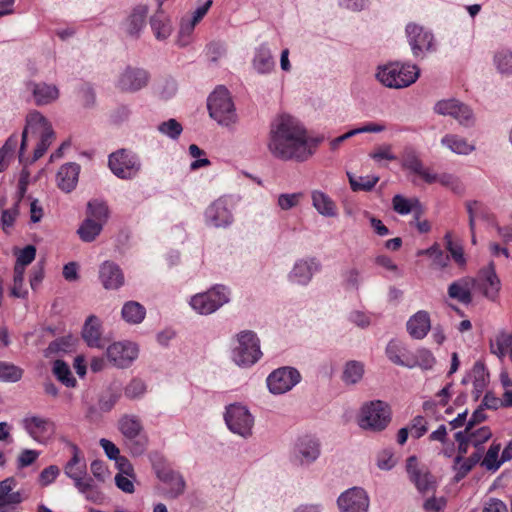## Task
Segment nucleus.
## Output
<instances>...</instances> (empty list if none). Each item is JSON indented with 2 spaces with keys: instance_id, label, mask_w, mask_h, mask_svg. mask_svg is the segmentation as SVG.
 <instances>
[{
  "instance_id": "4d7b16f0",
  "label": "nucleus",
  "mask_w": 512,
  "mask_h": 512,
  "mask_svg": "<svg viewBox=\"0 0 512 512\" xmlns=\"http://www.w3.org/2000/svg\"><path fill=\"white\" fill-rule=\"evenodd\" d=\"M416 367L422 370H431L436 364V358L433 353L427 348H419L414 353Z\"/></svg>"
},
{
  "instance_id": "423d86ee",
  "label": "nucleus",
  "mask_w": 512,
  "mask_h": 512,
  "mask_svg": "<svg viewBox=\"0 0 512 512\" xmlns=\"http://www.w3.org/2000/svg\"><path fill=\"white\" fill-rule=\"evenodd\" d=\"M390 421L391 408L388 403L381 400H373L362 406L358 424L365 430L382 431L388 426Z\"/></svg>"
},
{
  "instance_id": "5701e85b",
  "label": "nucleus",
  "mask_w": 512,
  "mask_h": 512,
  "mask_svg": "<svg viewBox=\"0 0 512 512\" xmlns=\"http://www.w3.org/2000/svg\"><path fill=\"white\" fill-rule=\"evenodd\" d=\"M101 328V321L96 315H90L86 318L81 335L87 346L91 348H103L105 346L101 338Z\"/></svg>"
},
{
  "instance_id": "49530a36",
  "label": "nucleus",
  "mask_w": 512,
  "mask_h": 512,
  "mask_svg": "<svg viewBox=\"0 0 512 512\" xmlns=\"http://www.w3.org/2000/svg\"><path fill=\"white\" fill-rule=\"evenodd\" d=\"M53 374L66 387H75L77 384L69 365L63 360L58 359L54 362Z\"/></svg>"
},
{
  "instance_id": "b1692460",
  "label": "nucleus",
  "mask_w": 512,
  "mask_h": 512,
  "mask_svg": "<svg viewBox=\"0 0 512 512\" xmlns=\"http://www.w3.org/2000/svg\"><path fill=\"white\" fill-rule=\"evenodd\" d=\"M47 127H52L48 120L38 111L31 112L26 117V126L22 132V139L20 144L19 159L22 161V156L27 145V135L29 132L32 134H41Z\"/></svg>"
},
{
  "instance_id": "2eb2a0df",
  "label": "nucleus",
  "mask_w": 512,
  "mask_h": 512,
  "mask_svg": "<svg viewBox=\"0 0 512 512\" xmlns=\"http://www.w3.org/2000/svg\"><path fill=\"white\" fill-rule=\"evenodd\" d=\"M138 346L130 341L114 342L106 350L108 360L118 368H128L138 357Z\"/></svg>"
},
{
  "instance_id": "de8ad7c7",
  "label": "nucleus",
  "mask_w": 512,
  "mask_h": 512,
  "mask_svg": "<svg viewBox=\"0 0 512 512\" xmlns=\"http://www.w3.org/2000/svg\"><path fill=\"white\" fill-rule=\"evenodd\" d=\"M347 176L349 179V183L351 186L352 191L358 192V191H371L377 182L379 181L378 176H359L356 177L350 172H347Z\"/></svg>"
},
{
  "instance_id": "dca6fc26",
  "label": "nucleus",
  "mask_w": 512,
  "mask_h": 512,
  "mask_svg": "<svg viewBox=\"0 0 512 512\" xmlns=\"http://www.w3.org/2000/svg\"><path fill=\"white\" fill-rule=\"evenodd\" d=\"M150 80L147 70L139 67L127 66L120 74L117 81V88L122 92L135 93L145 88Z\"/></svg>"
},
{
  "instance_id": "c85d7f7f",
  "label": "nucleus",
  "mask_w": 512,
  "mask_h": 512,
  "mask_svg": "<svg viewBox=\"0 0 512 512\" xmlns=\"http://www.w3.org/2000/svg\"><path fill=\"white\" fill-rule=\"evenodd\" d=\"M252 66L259 74H268L275 68V60L266 43L255 49Z\"/></svg>"
},
{
  "instance_id": "f3484780",
  "label": "nucleus",
  "mask_w": 512,
  "mask_h": 512,
  "mask_svg": "<svg viewBox=\"0 0 512 512\" xmlns=\"http://www.w3.org/2000/svg\"><path fill=\"white\" fill-rule=\"evenodd\" d=\"M320 269L321 263L315 257L298 259L288 274V280L293 284L307 286Z\"/></svg>"
},
{
  "instance_id": "f03ea898",
  "label": "nucleus",
  "mask_w": 512,
  "mask_h": 512,
  "mask_svg": "<svg viewBox=\"0 0 512 512\" xmlns=\"http://www.w3.org/2000/svg\"><path fill=\"white\" fill-rule=\"evenodd\" d=\"M420 69L413 64L393 62L379 66L376 79L388 88L401 89L416 82Z\"/></svg>"
},
{
  "instance_id": "1a4fd4ad",
  "label": "nucleus",
  "mask_w": 512,
  "mask_h": 512,
  "mask_svg": "<svg viewBox=\"0 0 512 512\" xmlns=\"http://www.w3.org/2000/svg\"><path fill=\"white\" fill-rule=\"evenodd\" d=\"M224 420L228 429L243 438L252 436L254 417L248 408L239 403L230 404L226 407Z\"/></svg>"
},
{
  "instance_id": "58836bf2",
  "label": "nucleus",
  "mask_w": 512,
  "mask_h": 512,
  "mask_svg": "<svg viewBox=\"0 0 512 512\" xmlns=\"http://www.w3.org/2000/svg\"><path fill=\"white\" fill-rule=\"evenodd\" d=\"M472 377H473V394L475 400H477L482 394L483 390L486 387L489 373L486 370L484 363L477 361L472 369Z\"/></svg>"
},
{
  "instance_id": "9d476101",
  "label": "nucleus",
  "mask_w": 512,
  "mask_h": 512,
  "mask_svg": "<svg viewBox=\"0 0 512 512\" xmlns=\"http://www.w3.org/2000/svg\"><path fill=\"white\" fill-rule=\"evenodd\" d=\"M301 380L299 371L294 367H281L267 377V386L272 394H283L290 391Z\"/></svg>"
},
{
  "instance_id": "5fc2aeb1",
  "label": "nucleus",
  "mask_w": 512,
  "mask_h": 512,
  "mask_svg": "<svg viewBox=\"0 0 512 512\" xmlns=\"http://www.w3.org/2000/svg\"><path fill=\"white\" fill-rule=\"evenodd\" d=\"M343 277V285L347 290H355L358 291L362 282L361 271L352 267L349 268L342 273Z\"/></svg>"
},
{
  "instance_id": "f8f14e48",
  "label": "nucleus",
  "mask_w": 512,
  "mask_h": 512,
  "mask_svg": "<svg viewBox=\"0 0 512 512\" xmlns=\"http://www.w3.org/2000/svg\"><path fill=\"white\" fill-rule=\"evenodd\" d=\"M320 452L319 441L312 436L305 435L296 441L291 454V461L295 465L309 466L319 458Z\"/></svg>"
},
{
  "instance_id": "e433bc0d",
  "label": "nucleus",
  "mask_w": 512,
  "mask_h": 512,
  "mask_svg": "<svg viewBox=\"0 0 512 512\" xmlns=\"http://www.w3.org/2000/svg\"><path fill=\"white\" fill-rule=\"evenodd\" d=\"M364 375V365L360 361L350 360L345 363L341 379L346 385H355Z\"/></svg>"
},
{
  "instance_id": "09e8293b",
  "label": "nucleus",
  "mask_w": 512,
  "mask_h": 512,
  "mask_svg": "<svg viewBox=\"0 0 512 512\" xmlns=\"http://www.w3.org/2000/svg\"><path fill=\"white\" fill-rule=\"evenodd\" d=\"M54 138H55V133H54L52 127H47L46 130L42 131V133L40 134V141L38 142L36 148L34 149L33 158L31 160V162L37 161L45 154V152L48 150V148L52 144Z\"/></svg>"
},
{
  "instance_id": "2f4dec72",
  "label": "nucleus",
  "mask_w": 512,
  "mask_h": 512,
  "mask_svg": "<svg viewBox=\"0 0 512 512\" xmlns=\"http://www.w3.org/2000/svg\"><path fill=\"white\" fill-rule=\"evenodd\" d=\"M150 26L158 40H165L171 35L170 20L161 8H158L157 13L150 18Z\"/></svg>"
},
{
  "instance_id": "c756f323",
  "label": "nucleus",
  "mask_w": 512,
  "mask_h": 512,
  "mask_svg": "<svg viewBox=\"0 0 512 512\" xmlns=\"http://www.w3.org/2000/svg\"><path fill=\"white\" fill-rule=\"evenodd\" d=\"M148 457L157 478L164 484L170 483L179 473L169 466L165 457L160 452L152 451L149 453Z\"/></svg>"
},
{
  "instance_id": "f257e3e1",
  "label": "nucleus",
  "mask_w": 512,
  "mask_h": 512,
  "mask_svg": "<svg viewBox=\"0 0 512 512\" xmlns=\"http://www.w3.org/2000/svg\"><path fill=\"white\" fill-rule=\"evenodd\" d=\"M268 149L275 158L297 162L306 161L314 152L305 128L286 114L271 123Z\"/></svg>"
},
{
  "instance_id": "7c9ffc66",
  "label": "nucleus",
  "mask_w": 512,
  "mask_h": 512,
  "mask_svg": "<svg viewBox=\"0 0 512 512\" xmlns=\"http://www.w3.org/2000/svg\"><path fill=\"white\" fill-rule=\"evenodd\" d=\"M24 427L29 435L38 441L41 437L53 432L54 424L49 419L32 416L24 419Z\"/></svg>"
},
{
  "instance_id": "bb28decb",
  "label": "nucleus",
  "mask_w": 512,
  "mask_h": 512,
  "mask_svg": "<svg viewBox=\"0 0 512 512\" xmlns=\"http://www.w3.org/2000/svg\"><path fill=\"white\" fill-rule=\"evenodd\" d=\"M28 88L33 94L35 104L38 106L48 105L59 97V90L53 84L30 82Z\"/></svg>"
},
{
  "instance_id": "680f3d73",
  "label": "nucleus",
  "mask_w": 512,
  "mask_h": 512,
  "mask_svg": "<svg viewBox=\"0 0 512 512\" xmlns=\"http://www.w3.org/2000/svg\"><path fill=\"white\" fill-rule=\"evenodd\" d=\"M146 392V384L138 378L132 379L124 389V395L131 400L141 398Z\"/></svg>"
},
{
  "instance_id": "37998d69",
  "label": "nucleus",
  "mask_w": 512,
  "mask_h": 512,
  "mask_svg": "<svg viewBox=\"0 0 512 512\" xmlns=\"http://www.w3.org/2000/svg\"><path fill=\"white\" fill-rule=\"evenodd\" d=\"M491 353L497 355L500 359L504 358L509 351H512V333L501 332L490 342Z\"/></svg>"
},
{
  "instance_id": "6ab92c4d",
  "label": "nucleus",
  "mask_w": 512,
  "mask_h": 512,
  "mask_svg": "<svg viewBox=\"0 0 512 512\" xmlns=\"http://www.w3.org/2000/svg\"><path fill=\"white\" fill-rule=\"evenodd\" d=\"M479 276L482 280L480 288L484 297L495 302L499 296L501 282L496 274L494 263L490 262L486 267L482 268Z\"/></svg>"
},
{
  "instance_id": "0e129e2a",
  "label": "nucleus",
  "mask_w": 512,
  "mask_h": 512,
  "mask_svg": "<svg viewBox=\"0 0 512 512\" xmlns=\"http://www.w3.org/2000/svg\"><path fill=\"white\" fill-rule=\"evenodd\" d=\"M24 272L19 268H14L13 286L10 295L15 298H25L28 294V291L23 287Z\"/></svg>"
},
{
  "instance_id": "a878e982",
  "label": "nucleus",
  "mask_w": 512,
  "mask_h": 512,
  "mask_svg": "<svg viewBox=\"0 0 512 512\" xmlns=\"http://www.w3.org/2000/svg\"><path fill=\"white\" fill-rule=\"evenodd\" d=\"M407 331L413 339H423L431 329L430 316L427 311L420 310L409 318L406 324Z\"/></svg>"
},
{
  "instance_id": "f704fd0d",
  "label": "nucleus",
  "mask_w": 512,
  "mask_h": 512,
  "mask_svg": "<svg viewBox=\"0 0 512 512\" xmlns=\"http://www.w3.org/2000/svg\"><path fill=\"white\" fill-rule=\"evenodd\" d=\"M17 481L14 477H7L0 481V505L1 504H20L22 496L19 491L14 492Z\"/></svg>"
},
{
  "instance_id": "a211bd4d",
  "label": "nucleus",
  "mask_w": 512,
  "mask_h": 512,
  "mask_svg": "<svg viewBox=\"0 0 512 512\" xmlns=\"http://www.w3.org/2000/svg\"><path fill=\"white\" fill-rule=\"evenodd\" d=\"M369 497L360 487H353L343 492L337 499L341 512H368Z\"/></svg>"
},
{
  "instance_id": "a19ab883",
  "label": "nucleus",
  "mask_w": 512,
  "mask_h": 512,
  "mask_svg": "<svg viewBox=\"0 0 512 512\" xmlns=\"http://www.w3.org/2000/svg\"><path fill=\"white\" fill-rule=\"evenodd\" d=\"M312 204L314 208L323 216H335V204L331 198L321 191H314L312 193Z\"/></svg>"
},
{
  "instance_id": "bf43d9fd",
  "label": "nucleus",
  "mask_w": 512,
  "mask_h": 512,
  "mask_svg": "<svg viewBox=\"0 0 512 512\" xmlns=\"http://www.w3.org/2000/svg\"><path fill=\"white\" fill-rule=\"evenodd\" d=\"M500 449H501V445L495 444V443H493L489 447V449L482 461V465L485 466L486 469L496 471L501 466V464H503L502 458H500V460H498Z\"/></svg>"
},
{
  "instance_id": "9b49d317",
  "label": "nucleus",
  "mask_w": 512,
  "mask_h": 512,
  "mask_svg": "<svg viewBox=\"0 0 512 512\" xmlns=\"http://www.w3.org/2000/svg\"><path fill=\"white\" fill-rule=\"evenodd\" d=\"M434 111L439 115L453 117L460 125L465 127H471L475 122L472 109L456 99L438 101L434 106Z\"/></svg>"
},
{
  "instance_id": "e2e57ef3",
  "label": "nucleus",
  "mask_w": 512,
  "mask_h": 512,
  "mask_svg": "<svg viewBox=\"0 0 512 512\" xmlns=\"http://www.w3.org/2000/svg\"><path fill=\"white\" fill-rule=\"evenodd\" d=\"M19 205L20 203L15 202L12 208L3 209L0 219V227L4 232H8V229L13 227L14 222L19 215Z\"/></svg>"
},
{
  "instance_id": "13d9d810",
  "label": "nucleus",
  "mask_w": 512,
  "mask_h": 512,
  "mask_svg": "<svg viewBox=\"0 0 512 512\" xmlns=\"http://www.w3.org/2000/svg\"><path fill=\"white\" fill-rule=\"evenodd\" d=\"M470 431L465 427L464 430L458 431L454 435L455 441L458 443V455L454 459L455 464H459L463 460V456L468 452V447L471 443Z\"/></svg>"
},
{
  "instance_id": "a18cd8bd",
  "label": "nucleus",
  "mask_w": 512,
  "mask_h": 512,
  "mask_svg": "<svg viewBox=\"0 0 512 512\" xmlns=\"http://www.w3.org/2000/svg\"><path fill=\"white\" fill-rule=\"evenodd\" d=\"M87 218L94 219L101 222L103 225L107 222L109 217V209L105 202L98 199L90 200L87 203Z\"/></svg>"
},
{
  "instance_id": "774afa93",
  "label": "nucleus",
  "mask_w": 512,
  "mask_h": 512,
  "mask_svg": "<svg viewBox=\"0 0 512 512\" xmlns=\"http://www.w3.org/2000/svg\"><path fill=\"white\" fill-rule=\"evenodd\" d=\"M169 486L167 496L170 498H178L181 496L186 488V482L183 476L178 473L170 483H166Z\"/></svg>"
},
{
  "instance_id": "864d4df0",
  "label": "nucleus",
  "mask_w": 512,
  "mask_h": 512,
  "mask_svg": "<svg viewBox=\"0 0 512 512\" xmlns=\"http://www.w3.org/2000/svg\"><path fill=\"white\" fill-rule=\"evenodd\" d=\"M393 209L400 215H407L413 211L415 206H420L418 199L409 200L400 194H397L392 199Z\"/></svg>"
},
{
  "instance_id": "69168bd1",
  "label": "nucleus",
  "mask_w": 512,
  "mask_h": 512,
  "mask_svg": "<svg viewBox=\"0 0 512 512\" xmlns=\"http://www.w3.org/2000/svg\"><path fill=\"white\" fill-rule=\"evenodd\" d=\"M36 256V248L33 245L25 246L19 253L14 268L25 271V267L29 265Z\"/></svg>"
},
{
  "instance_id": "20e7f679",
  "label": "nucleus",
  "mask_w": 512,
  "mask_h": 512,
  "mask_svg": "<svg viewBox=\"0 0 512 512\" xmlns=\"http://www.w3.org/2000/svg\"><path fill=\"white\" fill-rule=\"evenodd\" d=\"M118 429L124 437V443L133 456H141L148 448L149 439L144 433L140 418L125 414L118 421Z\"/></svg>"
},
{
  "instance_id": "4468645a",
  "label": "nucleus",
  "mask_w": 512,
  "mask_h": 512,
  "mask_svg": "<svg viewBox=\"0 0 512 512\" xmlns=\"http://www.w3.org/2000/svg\"><path fill=\"white\" fill-rule=\"evenodd\" d=\"M406 36L415 57H419L425 51L435 50L433 34L420 25L409 23L406 26Z\"/></svg>"
},
{
  "instance_id": "052dcab7",
  "label": "nucleus",
  "mask_w": 512,
  "mask_h": 512,
  "mask_svg": "<svg viewBox=\"0 0 512 512\" xmlns=\"http://www.w3.org/2000/svg\"><path fill=\"white\" fill-rule=\"evenodd\" d=\"M417 255L418 256L427 255V256L433 258L434 263L437 266L442 267V268L446 267L447 263L449 261V256L444 254V252L440 249V247L437 243H435L434 245H432L431 247H429L427 249L419 250L417 252Z\"/></svg>"
},
{
  "instance_id": "3c124183",
  "label": "nucleus",
  "mask_w": 512,
  "mask_h": 512,
  "mask_svg": "<svg viewBox=\"0 0 512 512\" xmlns=\"http://www.w3.org/2000/svg\"><path fill=\"white\" fill-rule=\"evenodd\" d=\"M23 370L9 362L0 361V381L15 383L22 378Z\"/></svg>"
},
{
  "instance_id": "4be33fe9",
  "label": "nucleus",
  "mask_w": 512,
  "mask_h": 512,
  "mask_svg": "<svg viewBox=\"0 0 512 512\" xmlns=\"http://www.w3.org/2000/svg\"><path fill=\"white\" fill-rule=\"evenodd\" d=\"M477 280L472 277H462L453 281L447 289L448 296L458 302L469 305L472 302V289L476 286Z\"/></svg>"
},
{
  "instance_id": "4c0bfd02",
  "label": "nucleus",
  "mask_w": 512,
  "mask_h": 512,
  "mask_svg": "<svg viewBox=\"0 0 512 512\" xmlns=\"http://www.w3.org/2000/svg\"><path fill=\"white\" fill-rule=\"evenodd\" d=\"M70 447L73 451L72 458L68 461L64 468V472L67 477L76 481V479H81L86 475L85 465L78 466L80 463V450L76 444L70 443Z\"/></svg>"
},
{
  "instance_id": "cd10ccee",
  "label": "nucleus",
  "mask_w": 512,
  "mask_h": 512,
  "mask_svg": "<svg viewBox=\"0 0 512 512\" xmlns=\"http://www.w3.org/2000/svg\"><path fill=\"white\" fill-rule=\"evenodd\" d=\"M148 6L144 4L137 5L126 20V33L134 38H139L141 31L146 25Z\"/></svg>"
},
{
  "instance_id": "7ed1b4c3",
  "label": "nucleus",
  "mask_w": 512,
  "mask_h": 512,
  "mask_svg": "<svg viewBox=\"0 0 512 512\" xmlns=\"http://www.w3.org/2000/svg\"><path fill=\"white\" fill-rule=\"evenodd\" d=\"M237 344L232 348V361L241 368H248L262 357L260 339L252 330H243L236 335Z\"/></svg>"
},
{
  "instance_id": "ddd939ff",
  "label": "nucleus",
  "mask_w": 512,
  "mask_h": 512,
  "mask_svg": "<svg viewBox=\"0 0 512 512\" xmlns=\"http://www.w3.org/2000/svg\"><path fill=\"white\" fill-rule=\"evenodd\" d=\"M205 223L214 228H228L234 222V216L229 208L228 199L220 197L213 201L205 210Z\"/></svg>"
},
{
  "instance_id": "6e6d98bb",
  "label": "nucleus",
  "mask_w": 512,
  "mask_h": 512,
  "mask_svg": "<svg viewBox=\"0 0 512 512\" xmlns=\"http://www.w3.org/2000/svg\"><path fill=\"white\" fill-rule=\"evenodd\" d=\"M157 129L161 134L169 137L172 140H177L183 131L182 125L173 118L161 122Z\"/></svg>"
},
{
  "instance_id": "0eeeda50",
  "label": "nucleus",
  "mask_w": 512,
  "mask_h": 512,
  "mask_svg": "<svg viewBox=\"0 0 512 512\" xmlns=\"http://www.w3.org/2000/svg\"><path fill=\"white\" fill-rule=\"evenodd\" d=\"M230 291L224 285H215L210 290L193 296L191 307L201 315H209L230 300Z\"/></svg>"
},
{
  "instance_id": "6e6552de",
  "label": "nucleus",
  "mask_w": 512,
  "mask_h": 512,
  "mask_svg": "<svg viewBox=\"0 0 512 512\" xmlns=\"http://www.w3.org/2000/svg\"><path fill=\"white\" fill-rule=\"evenodd\" d=\"M108 166L116 177L130 180L139 173L142 165L136 153L127 149H119L109 155Z\"/></svg>"
},
{
  "instance_id": "393cba45",
  "label": "nucleus",
  "mask_w": 512,
  "mask_h": 512,
  "mask_svg": "<svg viewBox=\"0 0 512 512\" xmlns=\"http://www.w3.org/2000/svg\"><path fill=\"white\" fill-rule=\"evenodd\" d=\"M80 165L69 162L62 165L57 173V185L65 193L73 191L78 183Z\"/></svg>"
},
{
  "instance_id": "c03bdc74",
  "label": "nucleus",
  "mask_w": 512,
  "mask_h": 512,
  "mask_svg": "<svg viewBox=\"0 0 512 512\" xmlns=\"http://www.w3.org/2000/svg\"><path fill=\"white\" fill-rule=\"evenodd\" d=\"M493 63L496 70L502 74L509 76L512 74V51L506 48L499 49L495 52Z\"/></svg>"
},
{
  "instance_id": "c9c22d12",
  "label": "nucleus",
  "mask_w": 512,
  "mask_h": 512,
  "mask_svg": "<svg viewBox=\"0 0 512 512\" xmlns=\"http://www.w3.org/2000/svg\"><path fill=\"white\" fill-rule=\"evenodd\" d=\"M121 315L129 324H140L145 319L146 309L137 301H127L122 307Z\"/></svg>"
},
{
  "instance_id": "79ce46f5",
  "label": "nucleus",
  "mask_w": 512,
  "mask_h": 512,
  "mask_svg": "<svg viewBox=\"0 0 512 512\" xmlns=\"http://www.w3.org/2000/svg\"><path fill=\"white\" fill-rule=\"evenodd\" d=\"M482 457V451L477 450L471 454L467 459H464L459 463L453 465V469L456 471L454 476V482L458 483L466 477V475L473 469V467L480 461Z\"/></svg>"
},
{
  "instance_id": "473e14b6",
  "label": "nucleus",
  "mask_w": 512,
  "mask_h": 512,
  "mask_svg": "<svg viewBox=\"0 0 512 512\" xmlns=\"http://www.w3.org/2000/svg\"><path fill=\"white\" fill-rule=\"evenodd\" d=\"M74 486L90 502L99 504L104 499L102 492L94 484V480L91 477L76 479Z\"/></svg>"
},
{
  "instance_id": "39448f33",
  "label": "nucleus",
  "mask_w": 512,
  "mask_h": 512,
  "mask_svg": "<svg viewBox=\"0 0 512 512\" xmlns=\"http://www.w3.org/2000/svg\"><path fill=\"white\" fill-rule=\"evenodd\" d=\"M207 108L212 119L220 125L228 126L236 122L237 115L228 89L217 87L207 99Z\"/></svg>"
},
{
  "instance_id": "338daca9",
  "label": "nucleus",
  "mask_w": 512,
  "mask_h": 512,
  "mask_svg": "<svg viewBox=\"0 0 512 512\" xmlns=\"http://www.w3.org/2000/svg\"><path fill=\"white\" fill-rule=\"evenodd\" d=\"M469 435L471 438V444L481 451V445L492 437V432L489 427L483 426L477 430L472 429L469 432Z\"/></svg>"
},
{
  "instance_id": "ea45409f",
  "label": "nucleus",
  "mask_w": 512,
  "mask_h": 512,
  "mask_svg": "<svg viewBox=\"0 0 512 512\" xmlns=\"http://www.w3.org/2000/svg\"><path fill=\"white\" fill-rule=\"evenodd\" d=\"M103 224L91 218H86L77 230V234L84 242H92L101 233Z\"/></svg>"
},
{
  "instance_id": "412c9836",
  "label": "nucleus",
  "mask_w": 512,
  "mask_h": 512,
  "mask_svg": "<svg viewBox=\"0 0 512 512\" xmlns=\"http://www.w3.org/2000/svg\"><path fill=\"white\" fill-rule=\"evenodd\" d=\"M99 279L107 290H117L124 284V274L116 263L105 261L99 268Z\"/></svg>"
},
{
  "instance_id": "603ef678",
  "label": "nucleus",
  "mask_w": 512,
  "mask_h": 512,
  "mask_svg": "<svg viewBox=\"0 0 512 512\" xmlns=\"http://www.w3.org/2000/svg\"><path fill=\"white\" fill-rule=\"evenodd\" d=\"M422 166V161L419 159L417 152L411 147H406L402 155V167L416 174L420 172Z\"/></svg>"
},
{
  "instance_id": "72a5a7b5",
  "label": "nucleus",
  "mask_w": 512,
  "mask_h": 512,
  "mask_svg": "<svg viewBox=\"0 0 512 512\" xmlns=\"http://www.w3.org/2000/svg\"><path fill=\"white\" fill-rule=\"evenodd\" d=\"M441 144L459 155H468L475 150V146L469 144L467 140L456 134H446L441 139Z\"/></svg>"
},
{
  "instance_id": "8fccbe9b",
  "label": "nucleus",
  "mask_w": 512,
  "mask_h": 512,
  "mask_svg": "<svg viewBox=\"0 0 512 512\" xmlns=\"http://www.w3.org/2000/svg\"><path fill=\"white\" fill-rule=\"evenodd\" d=\"M73 346L72 336L60 337L52 341L44 350V356L49 358L60 352H69Z\"/></svg>"
},
{
  "instance_id": "aec40b11",
  "label": "nucleus",
  "mask_w": 512,
  "mask_h": 512,
  "mask_svg": "<svg viewBox=\"0 0 512 512\" xmlns=\"http://www.w3.org/2000/svg\"><path fill=\"white\" fill-rule=\"evenodd\" d=\"M406 468L410 480L420 493H426L434 488L433 476L428 471H423L418 467L416 456L408 457Z\"/></svg>"
}]
</instances>
